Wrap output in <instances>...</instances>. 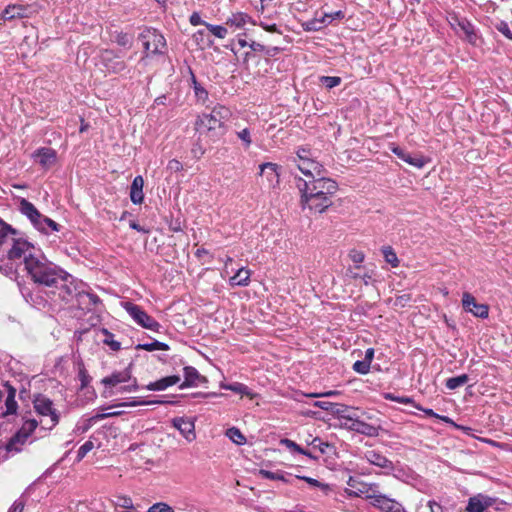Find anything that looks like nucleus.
I'll return each instance as SVG.
<instances>
[{"mask_svg":"<svg viewBox=\"0 0 512 512\" xmlns=\"http://www.w3.org/2000/svg\"><path fill=\"white\" fill-rule=\"evenodd\" d=\"M143 47L147 54H164L166 50V40L164 36L153 28H146L139 35Z\"/></svg>","mask_w":512,"mask_h":512,"instance_id":"nucleus-8","label":"nucleus"},{"mask_svg":"<svg viewBox=\"0 0 512 512\" xmlns=\"http://www.w3.org/2000/svg\"><path fill=\"white\" fill-rule=\"evenodd\" d=\"M230 117V109L218 104L209 113H203L198 116L195 122V129L199 136L206 134L215 141L225 133L224 126Z\"/></svg>","mask_w":512,"mask_h":512,"instance_id":"nucleus-3","label":"nucleus"},{"mask_svg":"<svg viewBox=\"0 0 512 512\" xmlns=\"http://www.w3.org/2000/svg\"><path fill=\"white\" fill-rule=\"evenodd\" d=\"M296 154H297V159L295 160L296 162H304V161L313 160L312 152L307 147H300L297 150Z\"/></svg>","mask_w":512,"mask_h":512,"instance_id":"nucleus-49","label":"nucleus"},{"mask_svg":"<svg viewBox=\"0 0 512 512\" xmlns=\"http://www.w3.org/2000/svg\"><path fill=\"white\" fill-rule=\"evenodd\" d=\"M31 157L42 168L48 169L55 164L57 159V153L54 149L50 147H41L35 150L32 153Z\"/></svg>","mask_w":512,"mask_h":512,"instance_id":"nucleus-14","label":"nucleus"},{"mask_svg":"<svg viewBox=\"0 0 512 512\" xmlns=\"http://www.w3.org/2000/svg\"><path fill=\"white\" fill-rule=\"evenodd\" d=\"M314 407L320 408L324 411H335L334 407H337V404L328 401H316L314 402Z\"/></svg>","mask_w":512,"mask_h":512,"instance_id":"nucleus-60","label":"nucleus"},{"mask_svg":"<svg viewBox=\"0 0 512 512\" xmlns=\"http://www.w3.org/2000/svg\"><path fill=\"white\" fill-rule=\"evenodd\" d=\"M322 18H325L324 25L327 26L328 24L332 23L335 19H342L344 18V13L339 10L333 13H325Z\"/></svg>","mask_w":512,"mask_h":512,"instance_id":"nucleus-55","label":"nucleus"},{"mask_svg":"<svg viewBox=\"0 0 512 512\" xmlns=\"http://www.w3.org/2000/svg\"><path fill=\"white\" fill-rule=\"evenodd\" d=\"M465 19L466 18L464 17H459L457 14L450 15L449 24L456 34H459L458 28L460 27V23H462V20Z\"/></svg>","mask_w":512,"mask_h":512,"instance_id":"nucleus-56","label":"nucleus"},{"mask_svg":"<svg viewBox=\"0 0 512 512\" xmlns=\"http://www.w3.org/2000/svg\"><path fill=\"white\" fill-rule=\"evenodd\" d=\"M115 504L117 506H120V507H123V508H126V509L133 508L132 499L130 497H126V496H119V497H117V500L115 501Z\"/></svg>","mask_w":512,"mask_h":512,"instance_id":"nucleus-58","label":"nucleus"},{"mask_svg":"<svg viewBox=\"0 0 512 512\" xmlns=\"http://www.w3.org/2000/svg\"><path fill=\"white\" fill-rule=\"evenodd\" d=\"M221 388H223L225 390H230L232 392H235V393L241 394V395H249L250 394L249 388L245 384H242L239 382H234V383H229V384L222 383Z\"/></svg>","mask_w":512,"mask_h":512,"instance_id":"nucleus-38","label":"nucleus"},{"mask_svg":"<svg viewBox=\"0 0 512 512\" xmlns=\"http://www.w3.org/2000/svg\"><path fill=\"white\" fill-rule=\"evenodd\" d=\"M251 23L255 25L256 23L253 19L247 14L243 12L233 13L228 19L226 24L233 26L235 28H243L246 24Z\"/></svg>","mask_w":512,"mask_h":512,"instance_id":"nucleus-25","label":"nucleus"},{"mask_svg":"<svg viewBox=\"0 0 512 512\" xmlns=\"http://www.w3.org/2000/svg\"><path fill=\"white\" fill-rule=\"evenodd\" d=\"M259 474L262 476V478L264 479H269V480H278V481H282V482H285V483H292L291 482V475L283 472V471H269V470H264V469H261L259 471Z\"/></svg>","mask_w":512,"mask_h":512,"instance_id":"nucleus-29","label":"nucleus"},{"mask_svg":"<svg viewBox=\"0 0 512 512\" xmlns=\"http://www.w3.org/2000/svg\"><path fill=\"white\" fill-rule=\"evenodd\" d=\"M340 394L341 393L338 390H329V391H325V392H321V393L306 394V396L311 397V398H321V397H335Z\"/></svg>","mask_w":512,"mask_h":512,"instance_id":"nucleus-59","label":"nucleus"},{"mask_svg":"<svg viewBox=\"0 0 512 512\" xmlns=\"http://www.w3.org/2000/svg\"><path fill=\"white\" fill-rule=\"evenodd\" d=\"M366 459L371 464L378 466L380 468L392 469V462L388 460L385 456L375 451H368L366 453Z\"/></svg>","mask_w":512,"mask_h":512,"instance_id":"nucleus-28","label":"nucleus"},{"mask_svg":"<svg viewBox=\"0 0 512 512\" xmlns=\"http://www.w3.org/2000/svg\"><path fill=\"white\" fill-rule=\"evenodd\" d=\"M102 334L104 335L103 343L110 347L113 351H118L121 349V343L114 339V334L109 332L107 329H102Z\"/></svg>","mask_w":512,"mask_h":512,"instance_id":"nucleus-39","label":"nucleus"},{"mask_svg":"<svg viewBox=\"0 0 512 512\" xmlns=\"http://www.w3.org/2000/svg\"><path fill=\"white\" fill-rule=\"evenodd\" d=\"M115 41L122 47H130L132 43V37L127 33L120 32L116 35Z\"/></svg>","mask_w":512,"mask_h":512,"instance_id":"nucleus-51","label":"nucleus"},{"mask_svg":"<svg viewBox=\"0 0 512 512\" xmlns=\"http://www.w3.org/2000/svg\"><path fill=\"white\" fill-rule=\"evenodd\" d=\"M166 403L174 404L175 402L161 401V400L144 401V400H140L138 398H133L132 401L121 402V403L117 404L116 406H118V407H136V406H140V405H154V404H166Z\"/></svg>","mask_w":512,"mask_h":512,"instance_id":"nucleus-33","label":"nucleus"},{"mask_svg":"<svg viewBox=\"0 0 512 512\" xmlns=\"http://www.w3.org/2000/svg\"><path fill=\"white\" fill-rule=\"evenodd\" d=\"M353 370L359 374L365 375L370 371V365L364 360H358L353 364Z\"/></svg>","mask_w":512,"mask_h":512,"instance_id":"nucleus-52","label":"nucleus"},{"mask_svg":"<svg viewBox=\"0 0 512 512\" xmlns=\"http://www.w3.org/2000/svg\"><path fill=\"white\" fill-rule=\"evenodd\" d=\"M392 152L397 155V157L404 162L415 166L416 165V158L408 152L404 147L398 146V145H392L391 147Z\"/></svg>","mask_w":512,"mask_h":512,"instance_id":"nucleus-30","label":"nucleus"},{"mask_svg":"<svg viewBox=\"0 0 512 512\" xmlns=\"http://www.w3.org/2000/svg\"><path fill=\"white\" fill-rule=\"evenodd\" d=\"M462 306L466 312L472 313L475 317L486 319L489 315V306L477 303L476 298L469 292L463 293Z\"/></svg>","mask_w":512,"mask_h":512,"instance_id":"nucleus-11","label":"nucleus"},{"mask_svg":"<svg viewBox=\"0 0 512 512\" xmlns=\"http://www.w3.org/2000/svg\"><path fill=\"white\" fill-rule=\"evenodd\" d=\"M383 397L386 400L395 401L403 406H408L410 408H416V404H415L413 397L404 396V395L398 396V395H395L394 393H390V392L384 393Z\"/></svg>","mask_w":512,"mask_h":512,"instance_id":"nucleus-31","label":"nucleus"},{"mask_svg":"<svg viewBox=\"0 0 512 512\" xmlns=\"http://www.w3.org/2000/svg\"><path fill=\"white\" fill-rule=\"evenodd\" d=\"M342 79L338 76H321L319 82L327 89H332L341 84Z\"/></svg>","mask_w":512,"mask_h":512,"instance_id":"nucleus-42","label":"nucleus"},{"mask_svg":"<svg viewBox=\"0 0 512 512\" xmlns=\"http://www.w3.org/2000/svg\"><path fill=\"white\" fill-rule=\"evenodd\" d=\"M93 448L94 443L90 440L82 444L77 451V461H81Z\"/></svg>","mask_w":512,"mask_h":512,"instance_id":"nucleus-48","label":"nucleus"},{"mask_svg":"<svg viewBox=\"0 0 512 512\" xmlns=\"http://www.w3.org/2000/svg\"><path fill=\"white\" fill-rule=\"evenodd\" d=\"M371 486H369L368 483H364V482H359V485L357 487L356 490H346V493L348 496L350 497H365L367 499H371L372 500V495H368L369 494V490H371Z\"/></svg>","mask_w":512,"mask_h":512,"instance_id":"nucleus-32","label":"nucleus"},{"mask_svg":"<svg viewBox=\"0 0 512 512\" xmlns=\"http://www.w3.org/2000/svg\"><path fill=\"white\" fill-rule=\"evenodd\" d=\"M497 30L502 33L506 38L512 40V31L510 30L509 26L505 22H501L497 26Z\"/></svg>","mask_w":512,"mask_h":512,"instance_id":"nucleus-64","label":"nucleus"},{"mask_svg":"<svg viewBox=\"0 0 512 512\" xmlns=\"http://www.w3.org/2000/svg\"><path fill=\"white\" fill-rule=\"evenodd\" d=\"M137 350H145V351H156V350H169V346L158 340H154L150 343L137 344L135 347Z\"/></svg>","mask_w":512,"mask_h":512,"instance_id":"nucleus-34","label":"nucleus"},{"mask_svg":"<svg viewBox=\"0 0 512 512\" xmlns=\"http://www.w3.org/2000/svg\"><path fill=\"white\" fill-rule=\"evenodd\" d=\"M342 424L352 431L371 436L375 433V427L358 419L357 415L340 414Z\"/></svg>","mask_w":512,"mask_h":512,"instance_id":"nucleus-12","label":"nucleus"},{"mask_svg":"<svg viewBox=\"0 0 512 512\" xmlns=\"http://www.w3.org/2000/svg\"><path fill=\"white\" fill-rule=\"evenodd\" d=\"M496 503V498L480 493L469 498L466 512H484L486 509L493 507Z\"/></svg>","mask_w":512,"mask_h":512,"instance_id":"nucleus-13","label":"nucleus"},{"mask_svg":"<svg viewBox=\"0 0 512 512\" xmlns=\"http://www.w3.org/2000/svg\"><path fill=\"white\" fill-rule=\"evenodd\" d=\"M458 30V35L463 34L467 42H469L472 45L477 44L478 36L475 31V27L467 18L465 20H462V23H460V27L458 28Z\"/></svg>","mask_w":512,"mask_h":512,"instance_id":"nucleus-24","label":"nucleus"},{"mask_svg":"<svg viewBox=\"0 0 512 512\" xmlns=\"http://www.w3.org/2000/svg\"><path fill=\"white\" fill-rule=\"evenodd\" d=\"M28 7L21 4H10L1 13V18L5 21L27 18Z\"/></svg>","mask_w":512,"mask_h":512,"instance_id":"nucleus-19","label":"nucleus"},{"mask_svg":"<svg viewBox=\"0 0 512 512\" xmlns=\"http://www.w3.org/2000/svg\"><path fill=\"white\" fill-rule=\"evenodd\" d=\"M180 376L178 375H171L167 377H163L157 381L150 382L146 389L149 391H163L167 389L170 386L176 385L180 382Z\"/></svg>","mask_w":512,"mask_h":512,"instance_id":"nucleus-22","label":"nucleus"},{"mask_svg":"<svg viewBox=\"0 0 512 512\" xmlns=\"http://www.w3.org/2000/svg\"><path fill=\"white\" fill-rule=\"evenodd\" d=\"M122 306L129 316L141 327L154 332L160 331V323L148 315L139 305L127 301L123 302Z\"/></svg>","mask_w":512,"mask_h":512,"instance_id":"nucleus-7","label":"nucleus"},{"mask_svg":"<svg viewBox=\"0 0 512 512\" xmlns=\"http://www.w3.org/2000/svg\"><path fill=\"white\" fill-rule=\"evenodd\" d=\"M281 444L290 449L293 452H297L299 454H306V450L300 447L297 443L290 439H282Z\"/></svg>","mask_w":512,"mask_h":512,"instance_id":"nucleus-50","label":"nucleus"},{"mask_svg":"<svg viewBox=\"0 0 512 512\" xmlns=\"http://www.w3.org/2000/svg\"><path fill=\"white\" fill-rule=\"evenodd\" d=\"M334 412L339 417H340V414H343V415H357L355 409H352V408H350L348 406H345V405H339V404H337V408L335 409Z\"/></svg>","mask_w":512,"mask_h":512,"instance_id":"nucleus-61","label":"nucleus"},{"mask_svg":"<svg viewBox=\"0 0 512 512\" xmlns=\"http://www.w3.org/2000/svg\"><path fill=\"white\" fill-rule=\"evenodd\" d=\"M237 137L242 141L243 147L248 149L252 144L251 131L249 128H244L237 132Z\"/></svg>","mask_w":512,"mask_h":512,"instance_id":"nucleus-46","label":"nucleus"},{"mask_svg":"<svg viewBox=\"0 0 512 512\" xmlns=\"http://www.w3.org/2000/svg\"><path fill=\"white\" fill-rule=\"evenodd\" d=\"M371 504L384 512H405L402 505L386 495H372Z\"/></svg>","mask_w":512,"mask_h":512,"instance_id":"nucleus-16","label":"nucleus"},{"mask_svg":"<svg viewBox=\"0 0 512 512\" xmlns=\"http://www.w3.org/2000/svg\"><path fill=\"white\" fill-rule=\"evenodd\" d=\"M296 478L304 480L310 486L319 488L325 495H328L332 491V488L329 484L322 483V482L318 481L317 479L307 477V476H296Z\"/></svg>","mask_w":512,"mask_h":512,"instance_id":"nucleus-36","label":"nucleus"},{"mask_svg":"<svg viewBox=\"0 0 512 512\" xmlns=\"http://www.w3.org/2000/svg\"><path fill=\"white\" fill-rule=\"evenodd\" d=\"M144 179L142 176H136L130 187V199L133 204H141L144 200L143 193Z\"/></svg>","mask_w":512,"mask_h":512,"instance_id":"nucleus-23","label":"nucleus"},{"mask_svg":"<svg viewBox=\"0 0 512 512\" xmlns=\"http://www.w3.org/2000/svg\"><path fill=\"white\" fill-rule=\"evenodd\" d=\"M226 436L235 444L237 445H243L246 443V438L245 436L242 434V432L236 428V427H231L229 429H227L226 431Z\"/></svg>","mask_w":512,"mask_h":512,"instance_id":"nucleus-37","label":"nucleus"},{"mask_svg":"<svg viewBox=\"0 0 512 512\" xmlns=\"http://www.w3.org/2000/svg\"><path fill=\"white\" fill-rule=\"evenodd\" d=\"M172 424L188 442L195 440V423L191 418L176 417L172 420Z\"/></svg>","mask_w":512,"mask_h":512,"instance_id":"nucleus-15","label":"nucleus"},{"mask_svg":"<svg viewBox=\"0 0 512 512\" xmlns=\"http://www.w3.org/2000/svg\"><path fill=\"white\" fill-rule=\"evenodd\" d=\"M78 378L81 383V389H85L92 380L91 376L89 375L83 364L79 366Z\"/></svg>","mask_w":512,"mask_h":512,"instance_id":"nucleus-45","label":"nucleus"},{"mask_svg":"<svg viewBox=\"0 0 512 512\" xmlns=\"http://www.w3.org/2000/svg\"><path fill=\"white\" fill-rule=\"evenodd\" d=\"M148 512H174L173 508L169 506L166 503L159 502L153 504L149 509Z\"/></svg>","mask_w":512,"mask_h":512,"instance_id":"nucleus-54","label":"nucleus"},{"mask_svg":"<svg viewBox=\"0 0 512 512\" xmlns=\"http://www.w3.org/2000/svg\"><path fill=\"white\" fill-rule=\"evenodd\" d=\"M19 210L30 220L35 229L44 234H49L52 231L58 232L60 230L61 226L58 223L42 215L35 205L27 199L23 198L20 200Z\"/></svg>","mask_w":512,"mask_h":512,"instance_id":"nucleus-5","label":"nucleus"},{"mask_svg":"<svg viewBox=\"0 0 512 512\" xmlns=\"http://www.w3.org/2000/svg\"><path fill=\"white\" fill-rule=\"evenodd\" d=\"M101 383L106 389L119 386L118 391L121 393L138 390L137 379L132 376L130 366L121 371H114L111 375L104 377Z\"/></svg>","mask_w":512,"mask_h":512,"instance_id":"nucleus-6","label":"nucleus"},{"mask_svg":"<svg viewBox=\"0 0 512 512\" xmlns=\"http://www.w3.org/2000/svg\"><path fill=\"white\" fill-rule=\"evenodd\" d=\"M11 261L1 264L7 276L16 273L23 264L27 277L37 286L36 291L22 289L25 300L37 309L52 307L57 298L70 296L72 275L44 255L40 247L29 241L18 242L10 251Z\"/></svg>","mask_w":512,"mask_h":512,"instance_id":"nucleus-1","label":"nucleus"},{"mask_svg":"<svg viewBox=\"0 0 512 512\" xmlns=\"http://www.w3.org/2000/svg\"><path fill=\"white\" fill-rule=\"evenodd\" d=\"M101 61L108 71L119 73L126 68L125 62L112 50H105L101 54Z\"/></svg>","mask_w":512,"mask_h":512,"instance_id":"nucleus-17","label":"nucleus"},{"mask_svg":"<svg viewBox=\"0 0 512 512\" xmlns=\"http://www.w3.org/2000/svg\"><path fill=\"white\" fill-rule=\"evenodd\" d=\"M190 74H191V82H192V86H193V89H194V93L196 95V97L200 100H205L207 97H208V92L206 91V89L204 87L201 86V84L197 81L194 73L192 72V70L190 69Z\"/></svg>","mask_w":512,"mask_h":512,"instance_id":"nucleus-40","label":"nucleus"},{"mask_svg":"<svg viewBox=\"0 0 512 512\" xmlns=\"http://www.w3.org/2000/svg\"><path fill=\"white\" fill-rule=\"evenodd\" d=\"M183 372L184 381L179 385L180 389H184L186 387H196L202 383L208 382L207 378L201 375L193 366H185L183 368Z\"/></svg>","mask_w":512,"mask_h":512,"instance_id":"nucleus-18","label":"nucleus"},{"mask_svg":"<svg viewBox=\"0 0 512 512\" xmlns=\"http://www.w3.org/2000/svg\"><path fill=\"white\" fill-rule=\"evenodd\" d=\"M324 22H325V18H322V17L321 18H314L312 20L307 21L304 24V29L306 31H319L323 27H325Z\"/></svg>","mask_w":512,"mask_h":512,"instance_id":"nucleus-43","label":"nucleus"},{"mask_svg":"<svg viewBox=\"0 0 512 512\" xmlns=\"http://www.w3.org/2000/svg\"><path fill=\"white\" fill-rule=\"evenodd\" d=\"M280 168L276 163H262L259 166L260 175L264 176L271 185L277 184L279 182Z\"/></svg>","mask_w":512,"mask_h":512,"instance_id":"nucleus-21","label":"nucleus"},{"mask_svg":"<svg viewBox=\"0 0 512 512\" xmlns=\"http://www.w3.org/2000/svg\"><path fill=\"white\" fill-rule=\"evenodd\" d=\"M71 282L73 287L71 295L65 298H57L51 308L62 309L75 301L77 308L83 311H91L100 304V298L90 290H85L86 285L83 282L78 281L74 276H72Z\"/></svg>","mask_w":512,"mask_h":512,"instance_id":"nucleus-4","label":"nucleus"},{"mask_svg":"<svg viewBox=\"0 0 512 512\" xmlns=\"http://www.w3.org/2000/svg\"><path fill=\"white\" fill-rule=\"evenodd\" d=\"M32 403L37 414L50 417L51 428L59 423V413L55 409L53 401L46 395L41 393L35 394Z\"/></svg>","mask_w":512,"mask_h":512,"instance_id":"nucleus-9","label":"nucleus"},{"mask_svg":"<svg viewBox=\"0 0 512 512\" xmlns=\"http://www.w3.org/2000/svg\"><path fill=\"white\" fill-rule=\"evenodd\" d=\"M469 380L467 374H461L456 377H451L446 380L445 386L449 390H455L463 385H465Z\"/></svg>","mask_w":512,"mask_h":512,"instance_id":"nucleus-35","label":"nucleus"},{"mask_svg":"<svg viewBox=\"0 0 512 512\" xmlns=\"http://www.w3.org/2000/svg\"><path fill=\"white\" fill-rule=\"evenodd\" d=\"M4 387L7 392V396L4 404H2L3 393L0 390V416L6 417L8 415L16 414L18 404L15 400L17 389L10 384L9 381L5 382Z\"/></svg>","mask_w":512,"mask_h":512,"instance_id":"nucleus-10","label":"nucleus"},{"mask_svg":"<svg viewBox=\"0 0 512 512\" xmlns=\"http://www.w3.org/2000/svg\"><path fill=\"white\" fill-rule=\"evenodd\" d=\"M24 507L25 501L22 498H19L14 501L8 512H23Z\"/></svg>","mask_w":512,"mask_h":512,"instance_id":"nucleus-63","label":"nucleus"},{"mask_svg":"<svg viewBox=\"0 0 512 512\" xmlns=\"http://www.w3.org/2000/svg\"><path fill=\"white\" fill-rule=\"evenodd\" d=\"M30 435L27 433H22V430H18L16 434L10 439L7 444L8 451L20 452L22 450V446L28 441Z\"/></svg>","mask_w":512,"mask_h":512,"instance_id":"nucleus-27","label":"nucleus"},{"mask_svg":"<svg viewBox=\"0 0 512 512\" xmlns=\"http://www.w3.org/2000/svg\"><path fill=\"white\" fill-rule=\"evenodd\" d=\"M382 254H383L385 261L388 264H390L392 267L398 266V263H399L398 257L391 246L382 247Z\"/></svg>","mask_w":512,"mask_h":512,"instance_id":"nucleus-41","label":"nucleus"},{"mask_svg":"<svg viewBox=\"0 0 512 512\" xmlns=\"http://www.w3.org/2000/svg\"><path fill=\"white\" fill-rule=\"evenodd\" d=\"M297 167L309 179H315L322 176L323 166L314 159L304 162H297Z\"/></svg>","mask_w":512,"mask_h":512,"instance_id":"nucleus-20","label":"nucleus"},{"mask_svg":"<svg viewBox=\"0 0 512 512\" xmlns=\"http://www.w3.org/2000/svg\"><path fill=\"white\" fill-rule=\"evenodd\" d=\"M38 426V421L36 419H26L24 420L20 430H22V433H27L28 435H32V433L35 431V429Z\"/></svg>","mask_w":512,"mask_h":512,"instance_id":"nucleus-47","label":"nucleus"},{"mask_svg":"<svg viewBox=\"0 0 512 512\" xmlns=\"http://www.w3.org/2000/svg\"><path fill=\"white\" fill-rule=\"evenodd\" d=\"M311 445L314 449H318L321 453L326 452V448L328 447V443L323 442L320 438L316 437L312 440Z\"/></svg>","mask_w":512,"mask_h":512,"instance_id":"nucleus-62","label":"nucleus"},{"mask_svg":"<svg viewBox=\"0 0 512 512\" xmlns=\"http://www.w3.org/2000/svg\"><path fill=\"white\" fill-rule=\"evenodd\" d=\"M296 186L301 192L302 207L316 213H323L332 205V198L338 190L336 181L324 176L308 180L298 178Z\"/></svg>","mask_w":512,"mask_h":512,"instance_id":"nucleus-2","label":"nucleus"},{"mask_svg":"<svg viewBox=\"0 0 512 512\" xmlns=\"http://www.w3.org/2000/svg\"><path fill=\"white\" fill-rule=\"evenodd\" d=\"M121 414H122V411H113V412H108V413H97L89 419V422L98 421V420H102V419L109 418V417H116V416H120Z\"/></svg>","mask_w":512,"mask_h":512,"instance_id":"nucleus-57","label":"nucleus"},{"mask_svg":"<svg viewBox=\"0 0 512 512\" xmlns=\"http://www.w3.org/2000/svg\"><path fill=\"white\" fill-rule=\"evenodd\" d=\"M206 28L217 38L224 39L227 34L228 30L226 27L221 25H213V24H206Z\"/></svg>","mask_w":512,"mask_h":512,"instance_id":"nucleus-44","label":"nucleus"},{"mask_svg":"<svg viewBox=\"0 0 512 512\" xmlns=\"http://www.w3.org/2000/svg\"><path fill=\"white\" fill-rule=\"evenodd\" d=\"M251 272L247 268H240L237 272L229 279L231 286H248L250 283Z\"/></svg>","mask_w":512,"mask_h":512,"instance_id":"nucleus-26","label":"nucleus"},{"mask_svg":"<svg viewBox=\"0 0 512 512\" xmlns=\"http://www.w3.org/2000/svg\"><path fill=\"white\" fill-rule=\"evenodd\" d=\"M349 257L352 260L353 263H355L357 268H359L360 264L364 261L365 255L362 251L357 249H352L349 252Z\"/></svg>","mask_w":512,"mask_h":512,"instance_id":"nucleus-53","label":"nucleus"}]
</instances>
